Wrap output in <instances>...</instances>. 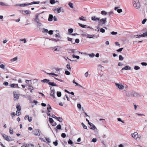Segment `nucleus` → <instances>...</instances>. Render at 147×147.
Listing matches in <instances>:
<instances>
[{
  "label": "nucleus",
  "instance_id": "nucleus-1",
  "mask_svg": "<svg viewBox=\"0 0 147 147\" xmlns=\"http://www.w3.org/2000/svg\"><path fill=\"white\" fill-rule=\"evenodd\" d=\"M40 3V1H33L30 3H22L19 4V6L20 7H24L28 6L30 5H33L34 4H38Z\"/></svg>",
  "mask_w": 147,
  "mask_h": 147
},
{
  "label": "nucleus",
  "instance_id": "nucleus-2",
  "mask_svg": "<svg viewBox=\"0 0 147 147\" xmlns=\"http://www.w3.org/2000/svg\"><path fill=\"white\" fill-rule=\"evenodd\" d=\"M107 18H104L100 19L99 20V25L103 26L105 25L107 22Z\"/></svg>",
  "mask_w": 147,
  "mask_h": 147
},
{
  "label": "nucleus",
  "instance_id": "nucleus-3",
  "mask_svg": "<svg viewBox=\"0 0 147 147\" xmlns=\"http://www.w3.org/2000/svg\"><path fill=\"white\" fill-rule=\"evenodd\" d=\"M134 2L133 6L134 7L138 9L140 7V4L138 0H133Z\"/></svg>",
  "mask_w": 147,
  "mask_h": 147
},
{
  "label": "nucleus",
  "instance_id": "nucleus-4",
  "mask_svg": "<svg viewBox=\"0 0 147 147\" xmlns=\"http://www.w3.org/2000/svg\"><path fill=\"white\" fill-rule=\"evenodd\" d=\"M2 136L4 139L8 141H10L12 140L11 137L9 136H7L5 134H3L2 135Z\"/></svg>",
  "mask_w": 147,
  "mask_h": 147
},
{
  "label": "nucleus",
  "instance_id": "nucleus-5",
  "mask_svg": "<svg viewBox=\"0 0 147 147\" xmlns=\"http://www.w3.org/2000/svg\"><path fill=\"white\" fill-rule=\"evenodd\" d=\"M40 131L38 129H36L33 131L34 134L35 136H40Z\"/></svg>",
  "mask_w": 147,
  "mask_h": 147
},
{
  "label": "nucleus",
  "instance_id": "nucleus-6",
  "mask_svg": "<svg viewBox=\"0 0 147 147\" xmlns=\"http://www.w3.org/2000/svg\"><path fill=\"white\" fill-rule=\"evenodd\" d=\"M115 85L119 90H122L124 88V86L122 84H119L117 83H116Z\"/></svg>",
  "mask_w": 147,
  "mask_h": 147
},
{
  "label": "nucleus",
  "instance_id": "nucleus-7",
  "mask_svg": "<svg viewBox=\"0 0 147 147\" xmlns=\"http://www.w3.org/2000/svg\"><path fill=\"white\" fill-rule=\"evenodd\" d=\"M20 13H22V14L24 15H26L27 14H29L31 13L30 11L29 10H20Z\"/></svg>",
  "mask_w": 147,
  "mask_h": 147
},
{
  "label": "nucleus",
  "instance_id": "nucleus-8",
  "mask_svg": "<svg viewBox=\"0 0 147 147\" xmlns=\"http://www.w3.org/2000/svg\"><path fill=\"white\" fill-rule=\"evenodd\" d=\"M51 93H50V95L53 96V98H55V90L54 88H53L52 90L51 89Z\"/></svg>",
  "mask_w": 147,
  "mask_h": 147
},
{
  "label": "nucleus",
  "instance_id": "nucleus-9",
  "mask_svg": "<svg viewBox=\"0 0 147 147\" xmlns=\"http://www.w3.org/2000/svg\"><path fill=\"white\" fill-rule=\"evenodd\" d=\"M131 135L135 139H137L138 136V134L136 132L132 134Z\"/></svg>",
  "mask_w": 147,
  "mask_h": 147
},
{
  "label": "nucleus",
  "instance_id": "nucleus-10",
  "mask_svg": "<svg viewBox=\"0 0 147 147\" xmlns=\"http://www.w3.org/2000/svg\"><path fill=\"white\" fill-rule=\"evenodd\" d=\"M67 51L69 53H76V50L72 49H67Z\"/></svg>",
  "mask_w": 147,
  "mask_h": 147
},
{
  "label": "nucleus",
  "instance_id": "nucleus-11",
  "mask_svg": "<svg viewBox=\"0 0 147 147\" xmlns=\"http://www.w3.org/2000/svg\"><path fill=\"white\" fill-rule=\"evenodd\" d=\"M24 119L25 120L28 119V121L29 122H30L32 121V117H29L28 115H26L24 117Z\"/></svg>",
  "mask_w": 147,
  "mask_h": 147
},
{
  "label": "nucleus",
  "instance_id": "nucleus-12",
  "mask_svg": "<svg viewBox=\"0 0 147 147\" xmlns=\"http://www.w3.org/2000/svg\"><path fill=\"white\" fill-rule=\"evenodd\" d=\"M133 91L132 92H131L130 91H126L125 92V94L126 96L129 97H132L131 94L133 95Z\"/></svg>",
  "mask_w": 147,
  "mask_h": 147
},
{
  "label": "nucleus",
  "instance_id": "nucleus-13",
  "mask_svg": "<svg viewBox=\"0 0 147 147\" xmlns=\"http://www.w3.org/2000/svg\"><path fill=\"white\" fill-rule=\"evenodd\" d=\"M10 86L11 88H19V87L18 86V84H12L10 85Z\"/></svg>",
  "mask_w": 147,
  "mask_h": 147
},
{
  "label": "nucleus",
  "instance_id": "nucleus-14",
  "mask_svg": "<svg viewBox=\"0 0 147 147\" xmlns=\"http://www.w3.org/2000/svg\"><path fill=\"white\" fill-rule=\"evenodd\" d=\"M132 97H133L134 96H140V94L137 93V92H135V91H133V95L132 94H131Z\"/></svg>",
  "mask_w": 147,
  "mask_h": 147
},
{
  "label": "nucleus",
  "instance_id": "nucleus-15",
  "mask_svg": "<svg viewBox=\"0 0 147 147\" xmlns=\"http://www.w3.org/2000/svg\"><path fill=\"white\" fill-rule=\"evenodd\" d=\"M89 125L90 127V129H92L94 130L96 128V127L94 125L91 123H89Z\"/></svg>",
  "mask_w": 147,
  "mask_h": 147
},
{
  "label": "nucleus",
  "instance_id": "nucleus-16",
  "mask_svg": "<svg viewBox=\"0 0 147 147\" xmlns=\"http://www.w3.org/2000/svg\"><path fill=\"white\" fill-rule=\"evenodd\" d=\"M91 19L93 21H96L100 20L99 18H97L96 16H94L91 17Z\"/></svg>",
  "mask_w": 147,
  "mask_h": 147
},
{
  "label": "nucleus",
  "instance_id": "nucleus-17",
  "mask_svg": "<svg viewBox=\"0 0 147 147\" xmlns=\"http://www.w3.org/2000/svg\"><path fill=\"white\" fill-rule=\"evenodd\" d=\"M38 17V15H36L35 18L34 19V21L37 23H38V22H39L40 21Z\"/></svg>",
  "mask_w": 147,
  "mask_h": 147
},
{
  "label": "nucleus",
  "instance_id": "nucleus-18",
  "mask_svg": "<svg viewBox=\"0 0 147 147\" xmlns=\"http://www.w3.org/2000/svg\"><path fill=\"white\" fill-rule=\"evenodd\" d=\"M131 67L130 66H126L122 68L121 70H123L125 69L126 70H130L131 69Z\"/></svg>",
  "mask_w": 147,
  "mask_h": 147
},
{
  "label": "nucleus",
  "instance_id": "nucleus-19",
  "mask_svg": "<svg viewBox=\"0 0 147 147\" xmlns=\"http://www.w3.org/2000/svg\"><path fill=\"white\" fill-rule=\"evenodd\" d=\"M14 100H17L19 98V95L18 94H14Z\"/></svg>",
  "mask_w": 147,
  "mask_h": 147
},
{
  "label": "nucleus",
  "instance_id": "nucleus-20",
  "mask_svg": "<svg viewBox=\"0 0 147 147\" xmlns=\"http://www.w3.org/2000/svg\"><path fill=\"white\" fill-rule=\"evenodd\" d=\"M53 15L52 14H49V15L48 20L49 22H51L53 20Z\"/></svg>",
  "mask_w": 147,
  "mask_h": 147
},
{
  "label": "nucleus",
  "instance_id": "nucleus-21",
  "mask_svg": "<svg viewBox=\"0 0 147 147\" xmlns=\"http://www.w3.org/2000/svg\"><path fill=\"white\" fill-rule=\"evenodd\" d=\"M62 9V7H60L59 8H57V9H56V8H55V9L54 10V11H55L57 10V13H60L61 11V9Z\"/></svg>",
  "mask_w": 147,
  "mask_h": 147
},
{
  "label": "nucleus",
  "instance_id": "nucleus-22",
  "mask_svg": "<svg viewBox=\"0 0 147 147\" xmlns=\"http://www.w3.org/2000/svg\"><path fill=\"white\" fill-rule=\"evenodd\" d=\"M50 81L49 80H48L47 79H43L42 80H41V82L44 83H49V82Z\"/></svg>",
  "mask_w": 147,
  "mask_h": 147
},
{
  "label": "nucleus",
  "instance_id": "nucleus-23",
  "mask_svg": "<svg viewBox=\"0 0 147 147\" xmlns=\"http://www.w3.org/2000/svg\"><path fill=\"white\" fill-rule=\"evenodd\" d=\"M48 84L49 85L52 86H58L56 84L54 83V82H49Z\"/></svg>",
  "mask_w": 147,
  "mask_h": 147
},
{
  "label": "nucleus",
  "instance_id": "nucleus-24",
  "mask_svg": "<svg viewBox=\"0 0 147 147\" xmlns=\"http://www.w3.org/2000/svg\"><path fill=\"white\" fill-rule=\"evenodd\" d=\"M79 18L80 20L82 21H86V18L84 17L83 16H82L81 17H80Z\"/></svg>",
  "mask_w": 147,
  "mask_h": 147
},
{
  "label": "nucleus",
  "instance_id": "nucleus-25",
  "mask_svg": "<svg viewBox=\"0 0 147 147\" xmlns=\"http://www.w3.org/2000/svg\"><path fill=\"white\" fill-rule=\"evenodd\" d=\"M0 5L3 6H9V5L7 3L1 2H0Z\"/></svg>",
  "mask_w": 147,
  "mask_h": 147
},
{
  "label": "nucleus",
  "instance_id": "nucleus-26",
  "mask_svg": "<svg viewBox=\"0 0 147 147\" xmlns=\"http://www.w3.org/2000/svg\"><path fill=\"white\" fill-rule=\"evenodd\" d=\"M57 129H56V131H58L57 129H61V126L59 124L56 127Z\"/></svg>",
  "mask_w": 147,
  "mask_h": 147
},
{
  "label": "nucleus",
  "instance_id": "nucleus-27",
  "mask_svg": "<svg viewBox=\"0 0 147 147\" xmlns=\"http://www.w3.org/2000/svg\"><path fill=\"white\" fill-rule=\"evenodd\" d=\"M49 121L50 123L52 124L54 122V120L51 118H49Z\"/></svg>",
  "mask_w": 147,
  "mask_h": 147
},
{
  "label": "nucleus",
  "instance_id": "nucleus-28",
  "mask_svg": "<svg viewBox=\"0 0 147 147\" xmlns=\"http://www.w3.org/2000/svg\"><path fill=\"white\" fill-rule=\"evenodd\" d=\"M51 109V108L50 105L48 104L47 105V109L49 112H50V111L49 110L50 109Z\"/></svg>",
  "mask_w": 147,
  "mask_h": 147
},
{
  "label": "nucleus",
  "instance_id": "nucleus-29",
  "mask_svg": "<svg viewBox=\"0 0 147 147\" xmlns=\"http://www.w3.org/2000/svg\"><path fill=\"white\" fill-rule=\"evenodd\" d=\"M66 67L69 71L71 70V68L69 63H68L66 65Z\"/></svg>",
  "mask_w": 147,
  "mask_h": 147
},
{
  "label": "nucleus",
  "instance_id": "nucleus-30",
  "mask_svg": "<svg viewBox=\"0 0 147 147\" xmlns=\"http://www.w3.org/2000/svg\"><path fill=\"white\" fill-rule=\"evenodd\" d=\"M57 119L60 122H62L63 121L62 118L61 117H57Z\"/></svg>",
  "mask_w": 147,
  "mask_h": 147
},
{
  "label": "nucleus",
  "instance_id": "nucleus-31",
  "mask_svg": "<svg viewBox=\"0 0 147 147\" xmlns=\"http://www.w3.org/2000/svg\"><path fill=\"white\" fill-rule=\"evenodd\" d=\"M26 86H28V90H33L34 88L32 86H31L29 85H26Z\"/></svg>",
  "mask_w": 147,
  "mask_h": 147
},
{
  "label": "nucleus",
  "instance_id": "nucleus-32",
  "mask_svg": "<svg viewBox=\"0 0 147 147\" xmlns=\"http://www.w3.org/2000/svg\"><path fill=\"white\" fill-rule=\"evenodd\" d=\"M134 69L136 70H138L140 69V67L137 65H135L134 67Z\"/></svg>",
  "mask_w": 147,
  "mask_h": 147
},
{
  "label": "nucleus",
  "instance_id": "nucleus-33",
  "mask_svg": "<svg viewBox=\"0 0 147 147\" xmlns=\"http://www.w3.org/2000/svg\"><path fill=\"white\" fill-rule=\"evenodd\" d=\"M72 57L74 58H76L78 59L80 58V57L79 56L76 55L74 54H73L72 55Z\"/></svg>",
  "mask_w": 147,
  "mask_h": 147
},
{
  "label": "nucleus",
  "instance_id": "nucleus-34",
  "mask_svg": "<svg viewBox=\"0 0 147 147\" xmlns=\"http://www.w3.org/2000/svg\"><path fill=\"white\" fill-rule=\"evenodd\" d=\"M101 13L103 15H106L107 14V12L105 11H101Z\"/></svg>",
  "mask_w": 147,
  "mask_h": 147
},
{
  "label": "nucleus",
  "instance_id": "nucleus-35",
  "mask_svg": "<svg viewBox=\"0 0 147 147\" xmlns=\"http://www.w3.org/2000/svg\"><path fill=\"white\" fill-rule=\"evenodd\" d=\"M17 59V57H15L14 58L12 59H11V61L12 62L15 61H16Z\"/></svg>",
  "mask_w": 147,
  "mask_h": 147
},
{
  "label": "nucleus",
  "instance_id": "nucleus-36",
  "mask_svg": "<svg viewBox=\"0 0 147 147\" xmlns=\"http://www.w3.org/2000/svg\"><path fill=\"white\" fill-rule=\"evenodd\" d=\"M55 36L56 37L59 38L60 39L61 38V37L60 35V34L59 33H58L57 34H56L55 35Z\"/></svg>",
  "mask_w": 147,
  "mask_h": 147
},
{
  "label": "nucleus",
  "instance_id": "nucleus-37",
  "mask_svg": "<svg viewBox=\"0 0 147 147\" xmlns=\"http://www.w3.org/2000/svg\"><path fill=\"white\" fill-rule=\"evenodd\" d=\"M78 25L79 26L83 28H86V27H85L87 26L86 25H83L79 23H78Z\"/></svg>",
  "mask_w": 147,
  "mask_h": 147
},
{
  "label": "nucleus",
  "instance_id": "nucleus-38",
  "mask_svg": "<svg viewBox=\"0 0 147 147\" xmlns=\"http://www.w3.org/2000/svg\"><path fill=\"white\" fill-rule=\"evenodd\" d=\"M57 96L58 97H61V92H59V91L57 92Z\"/></svg>",
  "mask_w": 147,
  "mask_h": 147
},
{
  "label": "nucleus",
  "instance_id": "nucleus-39",
  "mask_svg": "<svg viewBox=\"0 0 147 147\" xmlns=\"http://www.w3.org/2000/svg\"><path fill=\"white\" fill-rule=\"evenodd\" d=\"M16 108L18 111H20L21 110V107L20 105H18L16 106Z\"/></svg>",
  "mask_w": 147,
  "mask_h": 147
},
{
  "label": "nucleus",
  "instance_id": "nucleus-40",
  "mask_svg": "<svg viewBox=\"0 0 147 147\" xmlns=\"http://www.w3.org/2000/svg\"><path fill=\"white\" fill-rule=\"evenodd\" d=\"M81 124L82 125L84 129H87V126L83 123H81Z\"/></svg>",
  "mask_w": 147,
  "mask_h": 147
},
{
  "label": "nucleus",
  "instance_id": "nucleus-41",
  "mask_svg": "<svg viewBox=\"0 0 147 147\" xmlns=\"http://www.w3.org/2000/svg\"><path fill=\"white\" fill-rule=\"evenodd\" d=\"M9 132L10 134H13V129H12V128H10V129H9Z\"/></svg>",
  "mask_w": 147,
  "mask_h": 147
},
{
  "label": "nucleus",
  "instance_id": "nucleus-42",
  "mask_svg": "<svg viewBox=\"0 0 147 147\" xmlns=\"http://www.w3.org/2000/svg\"><path fill=\"white\" fill-rule=\"evenodd\" d=\"M42 32L43 33H47L48 32V29H47L43 28Z\"/></svg>",
  "mask_w": 147,
  "mask_h": 147
},
{
  "label": "nucleus",
  "instance_id": "nucleus-43",
  "mask_svg": "<svg viewBox=\"0 0 147 147\" xmlns=\"http://www.w3.org/2000/svg\"><path fill=\"white\" fill-rule=\"evenodd\" d=\"M88 37L87 38H93V37L94 36L93 35H90L88 34Z\"/></svg>",
  "mask_w": 147,
  "mask_h": 147
},
{
  "label": "nucleus",
  "instance_id": "nucleus-44",
  "mask_svg": "<svg viewBox=\"0 0 147 147\" xmlns=\"http://www.w3.org/2000/svg\"><path fill=\"white\" fill-rule=\"evenodd\" d=\"M73 83H74V84H75L76 85H77V86H80V87H82V86L80 85L79 84H78L74 80H73Z\"/></svg>",
  "mask_w": 147,
  "mask_h": 147
},
{
  "label": "nucleus",
  "instance_id": "nucleus-45",
  "mask_svg": "<svg viewBox=\"0 0 147 147\" xmlns=\"http://www.w3.org/2000/svg\"><path fill=\"white\" fill-rule=\"evenodd\" d=\"M68 5L71 8H73V4L71 2H69L68 3Z\"/></svg>",
  "mask_w": 147,
  "mask_h": 147
},
{
  "label": "nucleus",
  "instance_id": "nucleus-46",
  "mask_svg": "<svg viewBox=\"0 0 147 147\" xmlns=\"http://www.w3.org/2000/svg\"><path fill=\"white\" fill-rule=\"evenodd\" d=\"M26 145L28 147H34V146L33 144H26Z\"/></svg>",
  "mask_w": 147,
  "mask_h": 147
},
{
  "label": "nucleus",
  "instance_id": "nucleus-47",
  "mask_svg": "<svg viewBox=\"0 0 147 147\" xmlns=\"http://www.w3.org/2000/svg\"><path fill=\"white\" fill-rule=\"evenodd\" d=\"M50 40H51L52 41L54 42H57L59 40V39H56L53 38H51V39H50Z\"/></svg>",
  "mask_w": 147,
  "mask_h": 147
},
{
  "label": "nucleus",
  "instance_id": "nucleus-48",
  "mask_svg": "<svg viewBox=\"0 0 147 147\" xmlns=\"http://www.w3.org/2000/svg\"><path fill=\"white\" fill-rule=\"evenodd\" d=\"M54 78L55 79H56V80H58V81H60L61 82H64V81L63 80H61V79H58V78H55V77H54Z\"/></svg>",
  "mask_w": 147,
  "mask_h": 147
},
{
  "label": "nucleus",
  "instance_id": "nucleus-49",
  "mask_svg": "<svg viewBox=\"0 0 147 147\" xmlns=\"http://www.w3.org/2000/svg\"><path fill=\"white\" fill-rule=\"evenodd\" d=\"M68 31L69 33H72L73 32V29L72 28H69L68 29Z\"/></svg>",
  "mask_w": 147,
  "mask_h": 147
},
{
  "label": "nucleus",
  "instance_id": "nucleus-50",
  "mask_svg": "<svg viewBox=\"0 0 147 147\" xmlns=\"http://www.w3.org/2000/svg\"><path fill=\"white\" fill-rule=\"evenodd\" d=\"M65 74L69 75L70 74V72L67 70H66L65 71Z\"/></svg>",
  "mask_w": 147,
  "mask_h": 147
},
{
  "label": "nucleus",
  "instance_id": "nucleus-51",
  "mask_svg": "<svg viewBox=\"0 0 147 147\" xmlns=\"http://www.w3.org/2000/svg\"><path fill=\"white\" fill-rule=\"evenodd\" d=\"M89 56L90 57H93L95 56V54L94 53L90 54L89 55Z\"/></svg>",
  "mask_w": 147,
  "mask_h": 147
},
{
  "label": "nucleus",
  "instance_id": "nucleus-52",
  "mask_svg": "<svg viewBox=\"0 0 147 147\" xmlns=\"http://www.w3.org/2000/svg\"><path fill=\"white\" fill-rule=\"evenodd\" d=\"M50 2L51 4H54L55 3V0H50Z\"/></svg>",
  "mask_w": 147,
  "mask_h": 147
},
{
  "label": "nucleus",
  "instance_id": "nucleus-53",
  "mask_svg": "<svg viewBox=\"0 0 147 147\" xmlns=\"http://www.w3.org/2000/svg\"><path fill=\"white\" fill-rule=\"evenodd\" d=\"M100 31L102 33H104L105 32V30L104 29H103V28H101L100 30Z\"/></svg>",
  "mask_w": 147,
  "mask_h": 147
},
{
  "label": "nucleus",
  "instance_id": "nucleus-54",
  "mask_svg": "<svg viewBox=\"0 0 147 147\" xmlns=\"http://www.w3.org/2000/svg\"><path fill=\"white\" fill-rule=\"evenodd\" d=\"M53 144L55 146H57L58 145V143L57 142V141L56 140L54 142H53Z\"/></svg>",
  "mask_w": 147,
  "mask_h": 147
},
{
  "label": "nucleus",
  "instance_id": "nucleus-55",
  "mask_svg": "<svg viewBox=\"0 0 147 147\" xmlns=\"http://www.w3.org/2000/svg\"><path fill=\"white\" fill-rule=\"evenodd\" d=\"M119 59L120 61H122L123 59V58L122 55H120L119 56Z\"/></svg>",
  "mask_w": 147,
  "mask_h": 147
},
{
  "label": "nucleus",
  "instance_id": "nucleus-56",
  "mask_svg": "<svg viewBox=\"0 0 147 147\" xmlns=\"http://www.w3.org/2000/svg\"><path fill=\"white\" fill-rule=\"evenodd\" d=\"M37 23L38 24L37 26V27L39 28L40 26H41L42 24L39 22H38V23Z\"/></svg>",
  "mask_w": 147,
  "mask_h": 147
},
{
  "label": "nucleus",
  "instance_id": "nucleus-57",
  "mask_svg": "<svg viewBox=\"0 0 147 147\" xmlns=\"http://www.w3.org/2000/svg\"><path fill=\"white\" fill-rule=\"evenodd\" d=\"M68 143L69 144H71V145L73 143L72 141L70 139H69L68 141Z\"/></svg>",
  "mask_w": 147,
  "mask_h": 147
},
{
  "label": "nucleus",
  "instance_id": "nucleus-58",
  "mask_svg": "<svg viewBox=\"0 0 147 147\" xmlns=\"http://www.w3.org/2000/svg\"><path fill=\"white\" fill-rule=\"evenodd\" d=\"M117 120L118 121H120L123 123H125V121H122L121 120V118H117Z\"/></svg>",
  "mask_w": 147,
  "mask_h": 147
},
{
  "label": "nucleus",
  "instance_id": "nucleus-59",
  "mask_svg": "<svg viewBox=\"0 0 147 147\" xmlns=\"http://www.w3.org/2000/svg\"><path fill=\"white\" fill-rule=\"evenodd\" d=\"M143 37L147 36V31L142 34Z\"/></svg>",
  "mask_w": 147,
  "mask_h": 147
},
{
  "label": "nucleus",
  "instance_id": "nucleus-60",
  "mask_svg": "<svg viewBox=\"0 0 147 147\" xmlns=\"http://www.w3.org/2000/svg\"><path fill=\"white\" fill-rule=\"evenodd\" d=\"M113 13V12L112 11H111L109 12H107V14L110 17H111V13Z\"/></svg>",
  "mask_w": 147,
  "mask_h": 147
},
{
  "label": "nucleus",
  "instance_id": "nucleus-61",
  "mask_svg": "<svg viewBox=\"0 0 147 147\" xmlns=\"http://www.w3.org/2000/svg\"><path fill=\"white\" fill-rule=\"evenodd\" d=\"M117 11L118 13H120L122 11V10L121 9H118L117 10Z\"/></svg>",
  "mask_w": 147,
  "mask_h": 147
},
{
  "label": "nucleus",
  "instance_id": "nucleus-62",
  "mask_svg": "<svg viewBox=\"0 0 147 147\" xmlns=\"http://www.w3.org/2000/svg\"><path fill=\"white\" fill-rule=\"evenodd\" d=\"M61 136L63 138H65L66 136V135L65 133H63L61 134Z\"/></svg>",
  "mask_w": 147,
  "mask_h": 147
},
{
  "label": "nucleus",
  "instance_id": "nucleus-63",
  "mask_svg": "<svg viewBox=\"0 0 147 147\" xmlns=\"http://www.w3.org/2000/svg\"><path fill=\"white\" fill-rule=\"evenodd\" d=\"M147 20L146 19H144L142 21V24H144L145 22H146Z\"/></svg>",
  "mask_w": 147,
  "mask_h": 147
},
{
  "label": "nucleus",
  "instance_id": "nucleus-64",
  "mask_svg": "<svg viewBox=\"0 0 147 147\" xmlns=\"http://www.w3.org/2000/svg\"><path fill=\"white\" fill-rule=\"evenodd\" d=\"M46 140L49 143L51 142V140L49 138H45Z\"/></svg>",
  "mask_w": 147,
  "mask_h": 147
}]
</instances>
